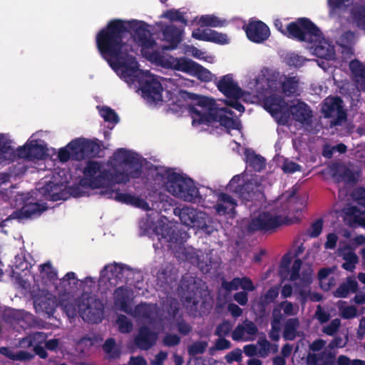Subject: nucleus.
<instances>
[{
    "instance_id": "1",
    "label": "nucleus",
    "mask_w": 365,
    "mask_h": 365,
    "mask_svg": "<svg viewBox=\"0 0 365 365\" xmlns=\"http://www.w3.org/2000/svg\"><path fill=\"white\" fill-rule=\"evenodd\" d=\"M145 21H123L115 19L109 21L96 36V47L101 57L113 69H121L125 77H131L138 71L135 58L125 49L123 39L130 30L133 31L134 41L143 48H152L155 45Z\"/></svg>"
},
{
    "instance_id": "2",
    "label": "nucleus",
    "mask_w": 365,
    "mask_h": 365,
    "mask_svg": "<svg viewBox=\"0 0 365 365\" xmlns=\"http://www.w3.org/2000/svg\"><path fill=\"white\" fill-rule=\"evenodd\" d=\"M114 155L116 160H120L123 165V171L112 173V176L109 179L108 185L111 182L126 183L129 182L130 178H138L140 176L142 165L139 160L131 153L125 148H119L115 152Z\"/></svg>"
},
{
    "instance_id": "3",
    "label": "nucleus",
    "mask_w": 365,
    "mask_h": 365,
    "mask_svg": "<svg viewBox=\"0 0 365 365\" xmlns=\"http://www.w3.org/2000/svg\"><path fill=\"white\" fill-rule=\"evenodd\" d=\"M184 94L189 99L195 101V104L189 106V112L192 118V125L197 126L210 123V118L219 108L215 99L186 91Z\"/></svg>"
},
{
    "instance_id": "4",
    "label": "nucleus",
    "mask_w": 365,
    "mask_h": 365,
    "mask_svg": "<svg viewBox=\"0 0 365 365\" xmlns=\"http://www.w3.org/2000/svg\"><path fill=\"white\" fill-rule=\"evenodd\" d=\"M286 36L301 42L316 43L320 41L323 34L319 28L309 19L298 18L286 26Z\"/></svg>"
},
{
    "instance_id": "5",
    "label": "nucleus",
    "mask_w": 365,
    "mask_h": 365,
    "mask_svg": "<svg viewBox=\"0 0 365 365\" xmlns=\"http://www.w3.org/2000/svg\"><path fill=\"white\" fill-rule=\"evenodd\" d=\"M165 187L174 196L187 202H192L198 195L199 191L190 179H185L175 172H168Z\"/></svg>"
},
{
    "instance_id": "6",
    "label": "nucleus",
    "mask_w": 365,
    "mask_h": 365,
    "mask_svg": "<svg viewBox=\"0 0 365 365\" xmlns=\"http://www.w3.org/2000/svg\"><path fill=\"white\" fill-rule=\"evenodd\" d=\"M165 187L174 196L187 202H192L198 195L199 191L190 179H185L175 172H168Z\"/></svg>"
},
{
    "instance_id": "7",
    "label": "nucleus",
    "mask_w": 365,
    "mask_h": 365,
    "mask_svg": "<svg viewBox=\"0 0 365 365\" xmlns=\"http://www.w3.org/2000/svg\"><path fill=\"white\" fill-rule=\"evenodd\" d=\"M227 190L235 194L245 202H252L251 205L257 206L263 200L264 193L259 190V186L255 182L247 180L245 182L239 175H235L230 181Z\"/></svg>"
},
{
    "instance_id": "8",
    "label": "nucleus",
    "mask_w": 365,
    "mask_h": 365,
    "mask_svg": "<svg viewBox=\"0 0 365 365\" xmlns=\"http://www.w3.org/2000/svg\"><path fill=\"white\" fill-rule=\"evenodd\" d=\"M101 168L100 163L88 160L83 171L84 178L81 182L83 185L93 189L108 185V182L112 176V172L105 168L101 169Z\"/></svg>"
},
{
    "instance_id": "9",
    "label": "nucleus",
    "mask_w": 365,
    "mask_h": 365,
    "mask_svg": "<svg viewBox=\"0 0 365 365\" xmlns=\"http://www.w3.org/2000/svg\"><path fill=\"white\" fill-rule=\"evenodd\" d=\"M342 100L340 97L327 98L322 107V111L325 118H333L330 121V127L341 125L346 120V113L343 110Z\"/></svg>"
},
{
    "instance_id": "10",
    "label": "nucleus",
    "mask_w": 365,
    "mask_h": 365,
    "mask_svg": "<svg viewBox=\"0 0 365 365\" xmlns=\"http://www.w3.org/2000/svg\"><path fill=\"white\" fill-rule=\"evenodd\" d=\"M265 109L274 118L278 124L285 125L289 123L288 104L279 96H270L264 101Z\"/></svg>"
},
{
    "instance_id": "11",
    "label": "nucleus",
    "mask_w": 365,
    "mask_h": 365,
    "mask_svg": "<svg viewBox=\"0 0 365 365\" xmlns=\"http://www.w3.org/2000/svg\"><path fill=\"white\" fill-rule=\"evenodd\" d=\"M282 223L283 220L280 215H272L269 212H263L251 220L248 225V230L250 232H268L275 230Z\"/></svg>"
},
{
    "instance_id": "12",
    "label": "nucleus",
    "mask_w": 365,
    "mask_h": 365,
    "mask_svg": "<svg viewBox=\"0 0 365 365\" xmlns=\"http://www.w3.org/2000/svg\"><path fill=\"white\" fill-rule=\"evenodd\" d=\"M140 90L143 97L150 103L163 101L162 93L163 91L162 84L153 76H147L140 82Z\"/></svg>"
},
{
    "instance_id": "13",
    "label": "nucleus",
    "mask_w": 365,
    "mask_h": 365,
    "mask_svg": "<svg viewBox=\"0 0 365 365\" xmlns=\"http://www.w3.org/2000/svg\"><path fill=\"white\" fill-rule=\"evenodd\" d=\"M247 38L252 42L261 43L266 41L270 35V31L266 24L259 20H250L243 26Z\"/></svg>"
},
{
    "instance_id": "14",
    "label": "nucleus",
    "mask_w": 365,
    "mask_h": 365,
    "mask_svg": "<svg viewBox=\"0 0 365 365\" xmlns=\"http://www.w3.org/2000/svg\"><path fill=\"white\" fill-rule=\"evenodd\" d=\"M46 210V207L38 202L25 204L21 209L14 210L6 220H16L21 222L25 220L40 215Z\"/></svg>"
},
{
    "instance_id": "15",
    "label": "nucleus",
    "mask_w": 365,
    "mask_h": 365,
    "mask_svg": "<svg viewBox=\"0 0 365 365\" xmlns=\"http://www.w3.org/2000/svg\"><path fill=\"white\" fill-rule=\"evenodd\" d=\"M218 90L228 98H240L242 89L235 82L232 74L223 76L217 83Z\"/></svg>"
},
{
    "instance_id": "16",
    "label": "nucleus",
    "mask_w": 365,
    "mask_h": 365,
    "mask_svg": "<svg viewBox=\"0 0 365 365\" xmlns=\"http://www.w3.org/2000/svg\"><path fill=\"white\" fill-rule=\"evenodd\" d=\"M214 114L210 118V123L219 122L221 126L227 129H239L241 126L240 122L232 117L234 112L226 107L218 108Z\"/></svg>"
},
{
    "instance_id": "17",
    "label": "nucleus",
    "mask_w": 365,
    "mask_h": 365,
    "mask_svg": "<svg viewBox=\"0 0 365 365\" xmlns=\"http://www.w3.org/2000/svg\"><path fill=\"white\" fill-rule=\"evenodd\" d=\"M289 115H292L293 119L304 125H309L312 123V113L308 105L304 102H298L297 104L288 106Z\"/></svg>"
},
{
    "instance_id": "18",
    "label": "nucleus",
    "mask_w": 365,
    "mask_h": 365,
    "mask_svg": "<svg viewBox=\"0 0 365 365\" xmlns=\"http://www.w3.org/2000/svg\"><path fill=\"white\" fill-rule=\"evenodd\" d=\"M157 339V333L151 331L147 326H143L139 329L138 334L135 337L134 342L138 348L147 351L154 346Z\"/></svg>"
},
{
    "instance_id": "19",
    "label": "nucleus",
    "mask_w": 365,
    "mask_h": 365,
    "mask_svg": "<svg viewBox=\"0 0 365 365\" xmlns=\"http://www.w3.org/2000/svg\"><path fill=\"white\" fill-rule=\"evenodd\" d=\"M155 232L158 235L168 242L180 244L183 241L182 235L184 233L171 225L159 222L155 227Z\"/></svg>"
},
{
    "instance_id": "20",
    "label": "nucleus",
    "mask_w": 365,
    "mask_h": 365,
    "mask_svg": "<svg viewBox=\"0 0 365 365\" xmlns=\"http://www.w3.org/2000/svg\"><path fill=\"white\" fill-rule=\"evenodd\" d=\"M46 155V150L43 145L38 144L36 142H31L20 147L17 150V155L20 158L28 160H41Z\"/></svg>"
},
{
    "instance_id": "21",
    "label": "nucleus",
    "mask_w": 365,
    "mask_h": 365,
    "mask_svg": "<svg viewBox=\"0 0 365 365\" xmlns=\"http://www.w3.org/2000/svg\"><path fill=\"white\" fill-rule=\"evenodd\" d=\"M192 37L200 41L213 42L220 44L228 43L226 34L219 33L209 29L200 30L195 29L192 32Z\"/></svg>"
},
{
    "instance_id": "22",
    "label": "nucleus",
    "mask_w": 365,
    "mask_h": 365,
    "mask_svg": "<svg viewBox=\"0 0 365 365\" xmlns=\"http://www.w3.org/2000/svg\"><path fill=\"white\" fill-rule=\"evenodd\" d=\"M217 203L215 206L216 212L220 215H235L237 201L230 195L225 192H219Z\"/></svg>"
},
{
    "instance_id": "23",
    "label": "nucleus",
    "mask_w": 365,
    "mask_h": 365,
    "mask_svg": "<svg viewBox=\"0 0 365 365\" xmlns=\"http://www.w3.org/2000/svg\"><path fill=\"white\" fill-rule=\"evenodd\" d=\"M163 39L169 43L165 49L173 50L176 48L182 40L183 28H178L175 25H168L163 29Z\"/></svg>"
},
{
    "instance_id": "24",
    "label": "nucleus",
    "mask_w": 365,
    "mask_h": 365,
    "mask_svg": "<svg viewBox=\"0 0 365 365\" xmlns=\"http://www.w3.org/2000/svg\"><path fill=\"white\" fill-rule=\"evenodd\" d=\"M185 302L190 306V310L195 313H205L212 307L207 296L203 297L200 292H195L192 296L187 297Z\"/></svg>"
},
{
    "instance_id": "25",
    "label": "nucleus",
    "mask_w": 365,
    "mask_h": 365,
    "mask_svg": "<svg viewBox=\"0 0 365 365\" xmlns=\"http://www.w3.org/2000/svg\"><path fill=\"white\" fill-rule=\"evenodd\" d=\"M358 290L359 284L356 279L354 277H347L346 280L333 292V294L337 298H346L350 293H356Z\"/></svg>"
},
{
    "instance_id": "26",
    "label": "nucleus",
    "mask_w": 365,
    "mask_h": 365,
    "mask_svg": "<svg viewBox=\"0 0 365 365\" xmlns=\"http://www.w3.org/2000/svg\"><path fill=\"white\" fill-rule=\"evenodd\" d=\"M174 214L179 216L182 224L190 227L194 225L199 218L197 210L187 206L175 208Z\"/></svg>"
},
{
    "instance_id": "27",
    "label": "nucleus",
    "mask_w": 365,
    "mask_h": 365,
    "mask_svg": "<svg viewBox=\"0 0 365 365\" xmlns=\"http://www.w3.org/2000/svg\"><path fill=\"white\" fill-rule=\"evenodd\" d=\"M0 354L12 361H26L31 360L34 355L27 351L20 350L14 352L11 347H0Z\"/></svg>"
},
{
    "instance_id": "28",
    "label": "nucleus",
    "mask_w": 365,
    "mask_h": 365,
    "mask_svg": "<svg viewBox=\"0 0 365 365\" xmlns=\"http://www.w3.org/2000/svg\"><path fill=\"white\" fill-rule=\"evenodd\" d=\"M103 314V305L99 303L98 306L93 307L88 305L85 310L83 319L91 324H98L101 322Z\"/></svg>"
},
{
    "instance_id": "29",
    "label": "nucleus",
    "mask_w": 365,
    "mask_h": 365,
    "mask_svg": "<svg viewBox=\"0 0 365 365\" xmlns=\"http://www.w3.org/2000/svg\"><path fill=\"white\" fill-rule=\"evenodd\" d=\"M245 157L249 167L255 171L260 172L265 168V159L260 155L256 154L255 151L246 150Z\"/></svg>"
},
{
    "instance_id": "30",
    "label": "nucleus",
    "mask_w": 365,
    "mask_h": 365,
    "mask_svg": "<svg viewBox=\"0 0 365 365\" xmlns=\"http://www.w3.org/2000/svg\"><path fill=\"white\" fill-rule=\"evenodd\" d=\"M103 351L107 354L108 360L118 359L121 356L120 346L116 344L114 338L107 339L102 346Z\"/></svg>"
},
{
    "instance_id": "31",
    "label": "nucleus",
    "mask_w": 365,
    "mask_h": 365,
    "mask_svg": "<svg viewBox=\"0 0 365 365\" xmlns=\"http://www.w3.org/2000/svg\"><path fill=\"white\" fill-rule=\"evenodd\" d=\"M67 148L71 150L73 153V160H82L86 159L85 143L83 138H76L68 143Z\"/></svg>"
},
{
    "instance_id": "32",
    "label": "nucleus",
    "mask_w": 365,
    "mask_h": 365,
    "mask_svg": "<svg viewBox=\"0 0 365 365\" xmlns=\"http://www.w3.org/2000/svg\"><path fill=\"white\" fill-rule=\"evenodd\" d=\"M196 62L185 57L175 58L173 61V67L175 70L192 74Z\"/></svg>"
},
{
    "instance_id": "33",
    "label": "nucleus",
    "mask_w": 365,
    "mask_h": 365,
    "mask_svg": "<svg viewBox=\"0 0 365 365\" xmlns=\"http://www.w3.org/2000/svg\"><path fill=\"white\" fill-rule=\"evenodd\" d=\"M299 326V321L297 318L288 319L284 324L283 338L285 340L292 341L297 336V330Z\"/></svg>"
},
{
    "instance_id": "34",
    "label": "nucleus",
    "mask_w": 365,
    "mask_h": 365,
    "mask_svg": "<svg viewBox=\"0 0 365 365\" xmlns=\"http://www.w3.org/2000/svg\"><path fill=\"white\" fill-rule=\"evenodd\" d=\"M273 319L271 322V331L269 333V338L274 341H277L279 339V331L281 329V323L283 319V315L280 313V311H273L272 314Z\"/></svg>"
},
{
    "instance_id": "35",
    "label": "nucleus",
    "mask_w": 365,
    "mask_h": 365,
    "mask_svg": "<svg viewBox=\"0 0 365 365\" xmlns=\"http://www.w3.org/2000/svg\"><path fill=\"white\" fill-rule=\"evenodd\" d=\"M123 266L117 263L106 265L101 271V278L110 280L113 277L120 278L123 275Z\"/></svg>"
},
{
    "instance_id": "36",
    "label": "nucleus",
    "mask_w": 365,
    "mask_h": 365,
    "mask_svg": "<svg viewBox=\"0 0 365 365\" xmlns=\"http://www.w3.org/2000/svg\"><path fill=\"white\" fill-rule=\"evenodd\" d=\"M132 316L145 321L151 319L153 318L151 306L146 303H140L136 305L133 309Z\"/></svg>"
},
{
    "instance_id": "37",
    "label": "nucleus",
    "mask_w": 365,
    "mask_h": 365,
    "mask_svg": "<svg viewBox=\"0 0 365 365\" xmlns=\"http://www.w3.org/2000/svg\"><path fill=\"white\" fill-rule=\"evenodd\" d=\"M118 202L134 206H140L144 204V200L129 193H123L119 191L115 192L114 197Z\"/></svg>"
},
{
    "instance_id": "38",
    "label": "nucleus",
    "mask_w": 365,
    "mask_h": 365,
    "mask_svg": "<svg viewBox=\"0 0 365 365\" xmlns=\"http://www.w3.org/2000/svg\"><path fill=\"white\" fill-rule=\"evenodd\" d=\"M351 14L356 25L365 29V5L356 4L351 9Z\"/></svg>"
},
{
    "instance_id": "39",
    "label": "nucleus",
    "mask_w": 365,
    "mask_h": 365,
    "mask_svg": "<svg viewBox=\"0 0 365 365\" xmlns=\"http://www.w3.org/2000/svg\"><path fill=\"white\" fill-rule=\"evenodd\" d=\"M191 76L197 78L203 82H210L213 81L215 75H213L208 69L205 68L196 62Z\"/></svg>"
},
{
    "instance_id": "40",
    "label": "nucleus",
    "mask_w": 365,
    "mask_h": 365,
    "mask_svg": "<svg viewBox=\"0 0 365 365\" xmlns=\"http://www.w3.org/2000/svg\"><path fill=\"white\" fill-rule=\"evenodd\" d=\"M16 158L14 148L7 143L0 140V162L10 163Z\"/></svg>"
},
{
    "instance_id": "41",
    "label": "nucleus",
    "mask_w": 365,
    "mask_h": 365,
    "mask_svg": "<svg viewBox=\"0 0 365 365\" xmlns=\"http://www.w3.org/2000/svg\"><path fill=\"white\" fill-rule=\"evenodd\" d=\"M298 86L299 79L296 76L288 77L283 81L282 88L286 96H291L297 92Z\"/></svg>"
},
{
    "instance_id": "42",
    "label": "nucleus",
    "mask_w": 365,
    "mask_h": 365,
    "mask_svg": "<svg viewBox=\"0 0 365 365\" xmlns=\"http://www.w3.org/2000/svg\"><path fill=\"white\" fill-rule=\"evenodd\" d=\"M8 317H11V320L9 321L11 324L17 323L24 329L28 325L26 320L31 319L32 318V315L29 313L15 310L11 311Z\"/></svg>"
},
{
    "instance_id": "43",
    "label": "nucleus",
    "mask_w": 365,
    "mask_h": 365,
    "mask_svg": "<svg viewBox=\"0 0 365 365\" xmlns=\"http://www.w3.org/2000/svg\"><path fill=\"white\" fill-rule=\"evenodd\" d=\"M349 68L356 81L365 82V66L359 60H352L349 63Z\"/></svg>"
},
{
    "instance_id": "44",
    "label": "nucleus",
    "mask_w": 365,
    "mask_h": 365,
    "mask_svg": "<svg viewBox=\"0 0 365 365\" xmlns=\"http://www.w3.org/2000/svg\"><path fill=\"white\" fill-rule=\"evenodd\" d=\"M201 26L210 27H222L226 24V20H222L215 15H202L200 19Z\"/></svg>"
},
{
    "instance_id": "45",
    "label": "nucleus",
    "mask_w": 365,
    "mask_h": 365,
    "mask_svg": "<svg viewBox=\"0 0 365 365\" xmlns=\"http://www.w3.org/2000/svg\"><path fill=\"white\" fill-rule=\"evenodd\" d=\"M101 116L106 122L116 124L119 122V118L116 112L108 106H103L100 111Z\"/></svg>"
},
{
    "instance_id": "46",
    "label": "nucleus",
    "mask_w": 365,
    "mask_h": 365,
    "mask_svg": "<svg viewBox=\"0 0 365 365\" xmlns=\"http://www.w3.org/2000/svg\"><path fill=\"white\" fill-rule=\"evenodd\" d=\"M86 158L96 157L101 150L100 145L91 140L84 139Z\"/></svg>"
},
{
    "instance_id": "47",
    "label": "nucleus",
    "mask_w": 365,
    "mask_h": 365,
    "mask_svg": "<svg viewBox=\"0 0 365 365\" xmlns=\"http://www.w3.org/2000/svg\"><path fill=\"white\" fill-rule=\"evenodd\" d=\"M358 205L364 207V210H361L357 207H353L351 208V215H354V222L357 224L365 226V217H361L360 215H356L359 213H364L365 212V197H359L358 201Z\"/></svg>"
},
{
    "instance_id": "48",
    "label": "nucleus",
    "mask_w": 365,
    "mask_h": 365,
    "mask_svg": "<svg viewBox=\"0 0 365 365\" xmlns=\"http://www.w3.org/2000/svg\"><path fill=\"white\" fill-rule=\"evenodd\" d=\"M116 323L118 326V331L120 333L128 334L133 329V323L125 315L120 314L118 317Z\"/></svg>"
},
{
    "instance_id": "49",
    "label": "nucleus",
    "mask_w": 365,
    "mask_h": 365,
    "mask_svg": "<svg viewBox=\"0 0 365 365\" xmlns=\"http://www.w3.org/2000/svg\"><path fill=\"white\" fill-rule=\"evenodd\" d=\"M339 315L344 319H351L358 316L357 308L354 305L339 307Z\"/></svg>"
},
{
    "instance_id": "50",
    "label": "nucleus",
    "mask_w": 365,
    "mask_h": 365,
    "mask_svg": "<svg viewBox=\"0 0 365 365\" xmlns=\"http://www.w3.org/2000/svg\"><path fill=\"white\" fill-rule=\"evenodd\" d=\"M164 17L166 19H168L169 20L173 21H177L182 23L184 26H187V20L184 18L182 14L178 10L176 9H170L168 10L164 14Z\"/></svg>"
},
{
    "instance_id": "51",
    "label": "nucleus",
    "mask_w": 365,
    "mask_h": 365,
    "mask_svg": "<svg viewBox=\"0 0 365 365\" xmlns=\"http://www.w3.org/2000/svg\"><path fill=\"white\" fill-rule=\"evenodd\" d=\"M207 346V342L205 341H199L193 343L188 348L190 355L195 356L197 354H203Z\"/></svg>"
},
{
    "instance_id": "52",
    "label": "nucleus",
    "mask_w": 365,
    "mask_h": 365,
    "mask_svg": "<svg viewBox=\"0 0 365 365\" xmlns=\"http://www.w3.org/2000/svg\"><path fill=\"white\" fill-rule=\"evenodd\" d=\"M175 326L178 332L183 336L188 335L192 330L191 325L187 323L182 317L176 319Z\"/></svg>"
},
{
    "instance_id": "53",
    "label": "nucleus",
    "mask_w": 365,
    "mask_h": 365,
    "mask_svg": "<svg viewBox=\"0 0 365 365\" xmlns=\"http://www.w3.org/2000/svg\"><path fill=\"white\" fill-rule=\"evenodd\" d=\"M73 281V284H76V274L73 272H69L66 274V275L61 279L60 285L62 287V289L64 292H68L69 288L71 287V281Z\"/></svg>"
},
{
    "instance_id": "54",
    "label": "nucleus",
    "mask_w": 365,
    "mask_h": 365,
    "mask_svg": "<svg viewBox=\"0 0 365 365\" xmlns=\"http://www.w3.org/2000/svg\"><path fill=\"white\" fill-rule=\"evenodd\" d=\"M323 229V220L317 219L314 222L309 230V235L311 237L315 238L320 235Z\"/></svg>"
},
{
    "instance_id": "55",
    "label": "nucleus",
    "mask_w": 365,
    "mask_h": 365,
    "mask_svg": "<svg viewBox=\"0 0 365 365\" xmlns=\"http://www.w3.org/2000/svg\"><path fill=\"white\" fill-rule=\"evenodd\" d=\"M115 304L117 306L123 302L129 301V296L127 290L120 287L115 290Z\"/></svg>"
},
{
    "instance_id": "56",
    "label": "nucleus",
    "mask_w": 365,
    "mask_h": 365,
    "mask_svg": "<svg viewBox=\"0 0 365 365\" xmlns=\"http://www.w3.org/2000/svg\"><path fill=\"white\" fill-rule=\"evenodd\" d=\"M340 325V319H332L328 325L323 328V332L328 336H334L337 332Z\"/></svg>"
},
{
    "instance_id": "57",
    "label": "nucleus",
    "mask_w": 365,
    "mask_h": 365,
    "mask_svg": "<svg viewBox=\"0 0 365 365\" xmlns=\"http://www.w3.org/2000/svg\"><path fill=\"white\" fill-rule=\"evenodd\" d=\"M232 329V325L228 321H223L216 327L215 335L221 337L228 335Z\"/></svg>"
},
{
    "instance_id": "58",
    "label": "nucleus",
    "mask_w": 365,
    "mask_h": 365,
    "mask_svg": "<svg viewBox=\"0 0 365 365\" xmlns=\"http://www.w3.org/2000/svg\"><path fill=\"white\" fill-rule=\"evenodd\" d=\"M39 270L41 272H46L48 279L50 280H55L57 279V271L52 267V265L50 262L41 264Z\"/></svg>"
},
{
    "instance_id": "59",
    "label": "nucleus",
    "mask_w": 365,
    "mask_h": 365,
    "mask_svg": "<svg viewBox=\"0 0 365 365\" xmlns=\"http://www.w3.org/2000/svg\"><path fill=\"white\" fill-rule=\"evenodd\" d=\"M258 344L259 346V355L262 357H266L270 351L272 344L264 338L259 339Z\"/></svg>"
},
{
    "instance_id": "60",
    "label": "nucleus",
    "mask_w": 365,
    "mask_h": 365,
    "mask_svg": "<svg viewBox=\"0 0 365 365\" xmlns=\"http://www.w3.org/2000/svg\"><path fill=\"white\" fill-rule=\"evenodd\" d=\"M302 264V259L297 258L294 261L292 267L289 279L291 281L297 280L299 278V271Z\"/></svg>"
},
{
    "instance_id": "61",
    "label": "nucleus",
    "mask_w": 365,
    "mask_h": 365,
    "mask_svg": "<svg viewBox=\"0 0 365 365\" xmlns=\"http://www.w3.org/2000/svg\"><path fill=\"white\" fill-rule=\"evenodd\" d=\"M278 295V290L275 288L271 287L264 294L262 299V303L264 304H269L273 302L277 299Z\"/></svg>"
},
{
    "instance_id": "62",
    "label": "nucleus",
    "mask_w": 365,
    "mask_h": 365,
    "mask_svg": "<svg viewBox=\"0 0 365 365\" xmlns=\"http://www.w3.org/2000/svg\"><path fill=\"white\" fill-rule=\"evenodd\" d=\"M180 343V337L175 334H168L163 339V344L166 346H175Z\"/></svg>"
},
{
    "instance_id": "63",
    "label": "nucleus",
    "mask_w": 365,
    "mask_h": 365,
    "mask_svg": "<svg viewBox=\"0 0 365 365\" xmlns=\"http://www.w3.org/2000/svg\"><path fill=\"white\" fill-rule=\"evenodd\" d=\"M287 63L296 68L301 67L304 64V59L297 54L292 53L287 57Z\"/></svg>"
},
{
    "instance_id": "64",
    "label": "nucleus",
    "mask_w": 365,
    "mask_h": 365,
    "mask_svg": "<svg viewBox=\"0 0 365 365\" xmlns=\"http://www.w3.org/2000/svg\"><path fill=\"white\" fill-rule=\"evenodd\" d=\"M317 56L325 59H331L334 55L333 48H328L326 50L322 46H317L315 48Z\"/></svg>"
}]
</instances>
